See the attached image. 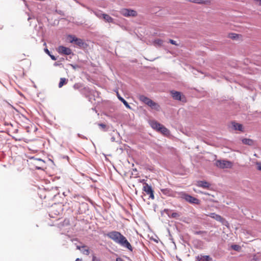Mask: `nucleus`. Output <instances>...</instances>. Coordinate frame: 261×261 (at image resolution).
Returning <instances> with one entry per match:
<instances>
[{
  "mask_svg": "<svg viewBox=\"0 0 261 261\" xmlns=\"http://www.w3.org/2000/svg\"><path fill=\"white\" fill-rule=\"evenodd\" d=\"M208 216L215 219L216 221H219L222 223H224L225 221V219L222 217L221 216L217 215L214 213H210L209 215H207Z\"/></svg>",
  "mask_w": 261,
  "mask_h": 261,
  "instance_id": "f8f14e48",
  "label": "nucleus"
},
{
  "mask_svg": "<svg viewBox=\"0 0 261 261\" xmlns=\"http://www.w3.org/2000/svg\"><path fill=\"white\" fill-rule=\"evenodd\" d=\"M44 51L49 56L51 54L50 53V51H49V50L47 49V48H45L44 49Z\"/></svg>",
  "mask_w": 261,
  "mask_h": 261,
  "instance_id": "473e14b6",
  "label": "nucleus"
},
{
  "mask_svg": "<svg viewBox=\"0 0 261 261\" xmlns=\"http://www.w3.org/2000/svg\"><path fill=\"white\" fill-rule=\"evenodd\" d=\"M231 124L233 129L243 132V125L241 124L235 122H232Z\"/></svg>",
  "mask_w": 261,
  "mask_h": 261,
  "instance_id": "f3484780",
  "label": "nucleus"
},
{
  "mask_svg": "<svg viewBox=\"0 0 261 261\" xmlns=\"http://www.w3.org/2000/svg\"><path fill=\"white\" fill-rule=\"evenodd\" d=\"M181 197L190 203L196 204H200V200L190 195L187 194L186 193H182L181 194Z\"/></svg>",
  "mask_w": 261,
  "mask_h": 261,
  "instance_id": "20e7f679",
  "label": "nucleus"
},
{
  "mask_svg": "<svg viewBox=\"0 0 261 261\" xmlns=\"http://www.w3.org/2000/svg\"><path fill=\"white\" fill-rule=\"evenodd\" d=\"M139 99L152 109H154L156 111H159L160 109V106L158 103L154 102L151 99L143 95H139Z\"/></svg>",
  "mask_w": 261,
  "mask_h": 261,
  "instance_id": "f03ea898",
  "label": "nucleus"
},
{
  "mask_svg": "<svg viewBox=\"0 0 261 261\" xmlns=\"http://www.w3.org/2000/svg\"><path fill=\"white\" fill-rule=\"evenodd\" d=\"M116 261H123V260L121 258L118 257L116 258Z\"/></svg>",
  "mask_w": 261,
  "mask_h": 261,
  "instance_id": "e433bc0d",
  "label": "nucleus"
},
{
  "mask_svg": "<svg viewBox=\"0 0 261 261\" xmlns=\"http://www.w3.org/2000/svg\"><path fill=\"white\" fill-rule=\"evenodd\" d=\"M231 248L236 251H239L241 249V247L238 245H233L231 246Z\"/></svg>",
  "mask_w": 261,
  "mask_h": 261,
  "instance_id": "393cba45",
  "label": "nucleus"
},
{
  "mask_svg": "<svg viewBox=\"0 0 261 261\" xmlns=\"http://www.w3.org/2000/svg\"><path fill=\"white\" fill-rule=\"evenodd\" d=\"M99 126L105 129L106 127V125L103 123H100L98 124Z\"/></svg>",
  "mask_w": 261,
  "mask_h": 261,
  "instance_id": "2f4dec72",
  "label": "nucleus"
},
{
  "mask_svg": "<svg viewBox=\"0 0 261 261\" xmlns=\"http://www.w3.org/2000/svg\"><path fill=\"white\" fill-rule=\"evenodd\" d=\"M81 85L80 84L76 83L73 85V88L74 89H78L81 87Z\"/></svg>",
  "mask_w": 261,
  "mask_h": 261,
  "instance_id": "cd10ccee",
  "label": "nucleus"
},
{
  "mask_svg": "<svg viewBox=\"0 0 261 261\" xmlns=\"http://www.w3.org/2000/svg\"><path fill=\"white\" fill-rule=\"evenodd\" d=\"M169 42L172 44H173V45H175L176 46H178L179 45V44L178 43H176V41L172 40V39H170Z\"/></svg>",
  "mask_w": 261,
  "mask_h": 261,
  "instance_id": "c85d7f7f",
  "label": "nucleus"
},
{
  "mask_svg": "<svg viewBox=\"0 0 261 261\" xmlns=\"http://www.w3.org/2000/svg\"><path fill=\"white\" fill-rule=\"evenodd\" d=\"M86 248V246L85 245H83L82 246H78V245L76 246V249L78 250H81L82 248Z\"/></svg>",
  "mask_w": 261,
  "mask_h": 261,
  "instance_id": "7c9ffc66",
  "label": "nucleus"
},
{
  "mask_svg": "<svg viewBox=\"0 0 261 261\" xmlns=\"http://www.w3.org/2000/svg\"><path fill=\"white\" fill-rule=\"evenodd\" d=\"M102 18L104 19L106 21L108 22H113V18H112L110 16H109L108 14H102Z\"/></svg>",
  "mask_w": 261,
  "mask_h": 261,
  "instance_id": "6ab92c4d",
  "label": "nucleus"
},
{
  "mask_svg": "<svg viewBox=\"0 0 261 261\" xmlns=\"http://www.w3.org/2000/svg\"><path fill=\"white\" fill-rule=\"evenodd\" d=\"M49 57H50V58L53 60H57V58L54 56V55H49Z\"/></svg>",
  "mask_w": 261,
  "mask_h": 261,
  "instance_id": "72a5a7b5",
  "label": "nucleus"
},
{
  "mask_svg": "<svg viewBox=\"0 0 261 261\" xmlns=\"http://www.w3.org/2000/svg\"><path fill=\"white\" fill-rule=\"evenodd\" d=\"M161 191L163 194L167 196L172 197L176 196L177 192L169 188L162 189H161Z\"/></svg>",
  "mask_w": 261,
  "mask_h": 261,
  "instance_id": "6e6552de",
  "label": "nucleus"
},
{
  "mask_svg": "<svg viewBox=\"0 0 261 261\" xmlns=\"http://www.w3.org/2000/svg\"><path fill=\"white\" fill-rule=\"evenodd\" d=\"M67 83V80L64 77H62L60 79V81L59 84V87L61 88L63 85L66 84Z\"/></svg>",
  "mask_w": 261,
  "mask_h": 261,
  "instance_id": "5701e85b",
  "label": "nucleus"
},
{
  "mask_svg": "<svg viewBox=\"0 0 261 261\" xmlns=\"http://www.w3.org/2000/svg\"><path fill=\"white\" fill-rule=\"evenodd\" d=\"M21 56H22L23 57H19L18 58L20 60H22L24 59V58H23V57H24L25 56V54H22V55H21Z\"/></svg>",
  "mask_w": 261,
  "mask_h": 261,
  "instance_id": "c9c22d12",
  "label": "nucleus"
},
{
  "mask_svg": "<svg viewBox=\"0 0 261 261\" xmlns=\"http://www.w3.org/2000/svg\"><path fill=\"white\" fill-rule=\"evenodd\" d=\"M255 165H256L257 169L261 171V162H257L255 163Z\"/></svg>",
  "mask_w": 261,
  "mask_h": 261,
  "instance_id": "bb28decb",
  "label": "nucleus"
},
{
  "mask_svg": "<svg viewBox=\"0 0 261 261\" xmlns=\"http://www.w3.org/2000/svg\"><path fill=\"white\" fill-rule=\"evenodd\" d=\"M117 96H118V99L121 101L123 102V103L125 105V106L127 108H129L130 109V106L128 105V102L124 99L122 97H121L118 92H117Z\"/></svg>",
  "mask_w": 261,
  "mask_h": 261,
  "instance_id": "a211bd4d",
  "label": "nucleus"
},
{
  "mask_svg": "<svg viewBox=\"0 0 261 261\" xmlns=\"http://www.w3.org/2000/svg\"><path fill=\"white\" fill-rule=\"evenodd\" d=\"M172 217L176 218L179 216V215L177 213H173L171 215Z\"/></svg>",
  "mask_w": 261,
  "mask_h": 261,
  "instance_id": "c756f323",
  "label": "nucleus"
},
{
  "mask_svg": "<svg viewBox=\"0 0 261 261\" xmlns=\"http://www.w3.org/2000/svg\"><path fill=\"white\" fill-rule=\"evenodd\" d=\"M68 38H70V42L71 43L74 42L75 44L77 45L80 47H84L85 45H86L84 41L80 38H77L74 36L69 35Z\"/></svg>",
  "mask_w": 261,
  "mask_h": 261,
  "instance_id": "423d86ee",
  "label": "nucleus"
},
{
  "mask_svg": "<svg viewBox=\"0 0 261 261\" xmlns=\"http://www.w3.org/2000/svg\"><path fill=\"white\" fill-rule=\"evenodd\" d=\"M81 252L86 255H89L90 253V251L88 248H82L81 250Z\"/></svg>",
  "mask_w": 261,
  "mask_h": 261,
  "instance_id": "b1692460",
  "label": "nucleus"
},
{
  "mask_svg": "<svg viewBox=\"0 0 261 261\" xmlns=\"http://www.w3.org/2000/svg\"><path fill=\"white\" fill-rule=\"evenodd\" d=\"M163 43V41L160 39H155L153 41V44L155 46H161Z\"/></svg>",
  "mask_w": 261,
  "mask_h": 261,
  "instance_id": "4be33fe9",
  "label": "nucleus"
},
{
  "mask_svg": "<svg viewBox=\"0 0 261 261\" xmlns=\"http://www.w3.org/2000/svg\"><path fill=\"white\" fill-rule=\"evenodd\" d=\"M75 261H82V259L77 258L75 259Z\"/></svg>",
  "mask_w": 261,
  "mask_h": 261,
  "instance_id": "4c0bfd02",
  "label": "nucleus"
},
{
  "mask_svg": "<svg viewBox=\"0 0 261 261\" xmlns=\"http://www.w3.org/2000/svg\"><path fill=\"white\" fill-rule=\"evenodd\" d=\"M187 2L195 3L199 5H210L212 0H185Z\"/></svg>",
  "mask_w": 261,
  "mask_h": 261,
  "instance_id": "9b49d317",
  "label": "nucleus"
},
{
  "mask_svg": "<svg viewBox=\"0 0 261 261\" xmlns=\"http://www.w3.org/2000/svg\"><path fill=\"white\" fill-rule=\"evenodd\" d=\"M143 190L146 193L147 195H149V197L152 199L154 198L153 191L150 186L148 185L147 184H145L143 187Z\"/></svg>",
  "mask_w": 261,
  "mask_h": 261,
  "instance_id": "9d476101",
  "label": "nucleus"
},
{
  "mask_svg": "<svg viewBox=\"0 0 261 261\" xmlns=\"http://www.w3.org/2000/svg\"><path fill=\"white\" fill-rule=\"evenodd\" d=\"M196 185L199 187H202L204 189H208L211 184L204 180H199L197 182Z\"/></svg>",
  "mask_w": 261,
  "mask_h": 261,
  "instance_id": "ddd939ff",
  "label": "nucleus"
},
{
  "mask_svg": "<svg viewBox=\"0 0 261 261\" xmlns=\"http://www.w3.org/2000/svg\"><path fill=\"white\" fill-rule=\"evenodd\" d=\"M215 165L221 169L231 168L233 166V164L229 161L220 160L216 161Z\"/></svg>",
  "mask_w": 261,
  "mask_h": 261,
  "instance_id": "7ed1b4c3",
  "label": "nucleus"
},
{
  "mask_svg": "<svg viewBox=\"0 0 261 261\" xmlns=\"http://www.w3.org/2000/svg\"><path fill=\"white\" fill-rule=\"evenodd\" d=\"M254 2L258 4L259 6H261V0H254Z\"/></svg>",
  "mask_w": 261,
  "mask_h": 261,
  "instance_id": "f704fd0d",
  "label": "nucleus"
},
{
  "mask_svg": "<svg viewBox=\"0 0 261 261\" xmlns=\"http://www.w3.org/2000/svg\"><path fill=\"white\" fill-rule=\"evenodd\" d=\"M197 261H212V258L209 255H200L196 257Z\"/></svg>",
  "mask_w": 261,
  "mask_h": 261,
  "instance_id": "4468645a",
  "label": "nucleus"
},
{
  "mask_svg": "<svg viewBox=\"0 0 261 261\" xmlns=\"http://www.w3.org/2000/svg\"><path fill=\"white\" fill-rule=\"evenodd\" d=\"M171 94L172 97L175 100H178L183 102L186 101V97L184 95H181L180 92L175 91H171Z\"/></svg>",
  "mask_w": 261,
  "mask_h": 261,
  "instance_id": "0eeeda50",
  "label": "nucleus"
},
{
  "mask_svg": "<svg viewBox=\"0 0 261 261\" xmlns=\"http://www.w3.org/2000/svg\"><path fill=\"white\" fill-rule=\"evenodd\" d=\"M150 125L153 129H155L157 131L159 130V129L160 128L161 126L162 125V124L158 123L155 121H150Z\"/></svg>",
  "mask_w": 261,
  "mask_h": 261,
  "instance_id": "dca6fc26",
  "label": "nucleus"
},
{
  "mask_svg": "<svg viewBox=\"0 0 261 261\" xmlns=\"http://www.w3.org/2000/svg\"><path fill=\"white\" fill-rule=\"evenodd\" d=\"M242 143L244 144H247L249 145H253V141L250 139L244 138L242 140Z\"/></svg>",
  "mask_w": 261,
  "mask_h": 261,
  "instance_id": "aec40b11",
  "label": "nucleus"
},
{
  "mask_svg": "<svg viewBox=\"0 0 261 261\" xmlns=\"http://www.w3.org/2000/svg\"><path fill=\"white\" fill-rule=\"evenodd\" d=\"M242 35L240 34L231 33L228 34V37L232 40H237L242 38Z\"/></svg>",
  "mask_w": 261,
  "mask_h": 261,
  "instance_id": "2eb2a0df",
  "label": "nucleus"
},
{
  "mask_svg": "<svg viewBox=\"0 0 261 261\" xmlns=\"http://www.w3.org/2000/svg\"><path fill=\"white\" fill-rule=\"evenodd\" d=\"M94 13L98 18H100L101 17H102V14H103L101 13L100 11H94Z\"/></svg>",
  "mask_w": 261,
  "mask_h": 261,
  "instance_id": "a878e982",
  "label": "nucleus"
},
{
  "mask_svg": "<svg viewBox=\"0 0 261 261\" xmlns=\"http://www.w3.org/2000/svg\"><path fill=\"white\" fill-rule=\"evenodd\" d=\"M158 131L162 133L164 135H167L169 134L168 129L163 125Z\"/></svg>",
  "mask_w": 261,
  "mask_h": 261,
  "instance_id": "412c9836",
  "label": "nucleus"
},
{
  "mask_svg": "<svg viewBox=\"0 0 261 261\" xmlns=\"http://www.w3.org/2000/svg\"><path fill=\"white\" fill-rule=\"evenodd\" d=\"M106 236L121 247L126 248L130 251H133V248L130 243L128 241L126 238L120 232L113 230L107 233Z\"/></svg>",
  "mask_w": 261,
  "mask_h": 261,
  "instance_id": "f257e3e1",
  "label": "nucleus"
},
{
  "mask_svg": "<svg viewBox=\"0 0 261 261\" xmlns=\"http://www.w3.org/2000/svg\"><path fill=\"white\" fill-rule=\"evenodd\" d=\"M58 53L60 54L69 55L71 54V49L64 46H59L57 49Z\"/></svg>",
  "mask_w": 261,
  "mask_h": 261,
  "instance_id": "1a4fd4ad",
  "label": "nucleus"
},
{
  "mask_svg": "<svg viewBox=\"0 0 261 261\" xmlns=\"http://www.w3.org/2000/svg\"><path fill=\"white\" fill-rule=\"evenodd\" d=\"M120 13L125 17H135L137 15V13L136 11L128 9H122L120 11Z\"/></svg>",
  "mask_w": 261,
  "mask_h": 261,
  "instance_id": "39448f33",
  "label": "nucleus"
}]
</instances>
